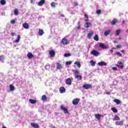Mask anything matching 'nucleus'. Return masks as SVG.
Masks as SVG:
<instances>
[{
	"label": "nucleus",
	"mask_w": 128,
	"mask_h": 128,
	"mask_svg": "<svg viewBox=\"0 0 128 128\" xmlns=\"http://www.w3.org/2000/svg\"><path fill=\"white\" fill-rule=\"evenodd\" d=\"M83 88L86 90H88L89 88H92V85L90 84H86L83 86Z\"/></svg>",
	"instance_id": "7"
},
{
	"label": "nucleus",
	"mask_w": 128,
	"mask_h": 128,
	"mask_svg": "<svg viewBox=\"0 0 128 128\" xmlns=\"http://www.w3.org/2000/svg\"><path fill=\"white\" fill-rule=\"evenodd\" d=\"M22 26L24 28H26V30H28L29 28L28 24L24 23L22 24Z\"/></svg>",
	"instance_id": "11"
},
{
	"label": "nucleus",
	"mask_w": 128,
	"mask_h": 128,
	"mask_svg": "<svg viewBox=\"0 0 128 128\" xmlns=\"http://www.w3.org/2000/svg\"><path fill=\"white\" fill-rule=\"evenodd\" d=\"M74 64H75L76 66H78L79 68H80V62L78 61H76V62H74Z\"/></svg>",
	"instance_id": "16"
},
{
	"label": "nucleus",
	"mask_w": 128,
	"mask_h": 128,
	"mask_svg": "<svg viewBox=\"0 0 128 128\" xmlns=\"http://www.w3.org/2000/svg\"><path fill=\"white\" fill-rule=\"evenodd\" d=\"M49 54H50V56H51V58H52V57L54 56H56V52L53 50H50L49 51Z\"/></svg>",
	"instance_id": "5"
},
{
	"label": "nucleus",
	"mask_w": 128,
	"mask_h": 128,
	"mask_svg": "<svg viewBox=\"0 0 128 128\" xmlns=\"http://www.w3.org/2000/svg\"><path fill=\"white\" fill-rule=\"evenodd\" d=\"M20 35H18V38L17 40H15L14 41V42H20Z\"/></svg>",
	"instance_id": "20"
},
{
	"label": "nucleus",
	"mask_w": 128,
	"mask_h": 128,
	"mask_svg": "<svg viewBox=\"0 0 128 128\" xmlns=\"http://www.w3.org/2000/svg\"><path fill=\"white\" fill-rule=\"evenodd\" d=\"M116 54H117V56H122V54L120 52H116Z\"/></svg>",
	"instance_id": "40"
},
{
	"label": "nucleus",
	"mask_w": 128,
	"mask_h": 128,
	"mask_svg": "<svg viewBox=\"0 0 128 128\" xmlns=\"http://www.w3.org/2000/svg\"><path fill=\"white\" fill-rule=\"evenodd\" d=\"M14 14L16 16H18V9H16L14 12Z\"/></svg>",
	"instance_id": "33"
},
{
	"label": "nucleus",
	"mask_w": 128,
	"mask_h": 128,
	"mask_svg": "<svg viewBox=\"0 0 128 128\" xmlns=\"http://www.w3.org/2000/svg\"><path fill=\"white\" fill-rule=\"evenodd\" d=\"M91 54H92L93 56H100V52L96 50H92L91 52Z\"/></svg>",
	"instance_id": "2"
},
{
	"label": "nucleus",
	"mask_w": 128,
	"mask_h": 128,
	"mask_svg": "<svg viewBox=\"0 0 128 128\" xmlns=\"http://www.w3.org/2000/svg\"><path fill=\"white\" fill-rule=\"evenodd\" d=\"M114 42H116V41H114Z\"/></svg>",
	"instance_id": "58"
},
{
	"label": "nucleus",
	"mask_w": 128,
	"mask_h": 128,
	"mask_svg": "<svg viewBox=\"0 0 128 128\" xmlns=\"http://www.w3.org/2000/svg\"><path fill=\"white\" fill-rule=\"evenodd\" d=\"M116 66H118V68H124V65H116Z\"/></svg>",
	"instance_id": "38"
},
{
	"label": "nucleus",
	"mask_w": 128,
	"mask_h": 128,
	"mask_svg": "<svg viewBox=\"0 0 128 128\" xmlns=\"http://www.w3.org/2000/svg\"><path fill=\"white\" fill-rule=\"evenodd\" d=\"M42 100H43L44 102H46V95H44L42 96Z\"/></svg>",
	"instance_id": "25"
},
{
	"label": "nucleus",
	"mask_w": 128,
	"mask_h": 128,
	"mask_svg": "<svg viewBox=\"0 0 128 128\" xmlns=\"http://www.w3.org/2000/svg\"><path fill=\"white\" fill-rule=\"evenodd\" d=\"M98 65L100 66H106V63L104 62H101L98 63Z\"/></svg>",
	"instance_id": "14"
},
{
	"label": "nucleus",
	"mask_w": 128,
	"mask_h": 128,
	"mask_svg": "<svg viewBox=\"0 0 128 128\" xmlns=\"http://www.w3.org/2000/svg\"><path fill=\"white\" fill-rule=\"evenodd\" d=\"M74 74L76 78H77L78 80H82V76L78 75L80 74V72L78 70H74Z\"/></svg>",
	"instance_id": "1"
},
{
	"label": "nucleus",
	"mask_w": 128,
	"mask_h": 128,
	"mask_svg": "<svg viewBox=\"0 0 128 128\" xmlns=\"http://www.w3.org/2000/svg\"><path fill=\"white\" fill-rule=\"evenodd\" d=\"M43 34H44V30H42L40 29L39 30V34L40 36H42Z\"/></svg>",
	"instance_id": "29"
},
{
	"label": "nucleus",
	"mask_w": 128,
	"mask_h": 128,
	"mask_svg": "<svg viewBox=\"0 0 128 128\" xmlns=\"http://www.w3.org/2000/svg\"><path fill=\"white\" fill-rule=\"evenodd\" d=\"M116 126H122V124H124V121L116 122Z\"/></svg>",
	"instance_id": "10"
},
{
	"label": "nucleus",
	"mask_w": 128,
	"mask_h": 128,
	"mask_svg": "<svg viewBox=\"0 0 128 128\" xmlns=\"http://www.w3.org/2000/svg\"><path fill=\"white\" fill-rule=\"evenodd\" d=\"M112 110L113 111V112H118V110L116 108H112Z\"/></svg>",
	"instance_id": "35"
},
{
	"label": "nucleus",
	"mask_w": 128,
	"mask_h": 128,
	"mask_svg": "<svg viewBox=\"0 0 128 128\" xmlns=\"http://www.w3.org/2000/svg\"><path fill=\"white\" fill-rule=\"evenodd\" d=\"M31 126H33V128H38L40 126H38V124H34V123H32Z\"/></svg>",
	"instance_id": "17"
},
{
	"label": "nucleus",
	"mask_w": 128,
	"mask_h": 128,
	"mask_svg": "<svg viewBox=\"0 0 128 128\" xmlns=\"http://www.w3.org/2000/svg\"><path fill=\"white\" fill-rule=\"evenodd\" d=\"M4 58V57L2 56H1L0 57V60H2V58Z\"/></svg>",
	"instance_id": "51"
},
{
	"label": "nucleus",
	"mask_w": 128,
	"mask_h": 128,
	"mask_svg": "<svg viewBox=\"0 0 128 128\" xmlns=\"http://www.w3.org/2000/svg\"><path fill=\"white\" fill-rule=\"evenodd\" d=\"M51 6H52V8H54V6H56V4H54V2H52L51 4Z\"/></svg>",
	"instance_id": "41"
},
{
	"label": "nucleus",
	"mask_w": 128,
	"mask_h": 128,
	"mask_svg": "<svg viewBox=\"0 0 128 128\" xmlns=\"http://www.w3.org/2000/svg\"><path fill=\"white\" fill-rule=\"evenodd\" d=\"M121 38H119V40H120Z\"/></svg>",
	"instance_id": "57"
},
{
	"label": "nucleus",
	"mask_w": 128,
	"mask_h": 128,
	"mask_svg": "<svg viewBox=\"0 0 128 128\" xmlns=\"http://www.w3.org/2000/svg\"><path fill=\"white\" fill-rule=\"evenodd\" d=\"M78 102H80V99L78 98L74 99L72 101V104H74V106H76Z\"/></svg>",
	"instance_id": "6"
},
{
	"label": "nucleus",
	"mask_w": 128,
	"mask_h": 128,
	"mask_svg": "<svg viewBox=\"0 0 128 128\" xmlns=\"http://www.w3.org/2000/svg\"><path fill=\"white\" fill-rule=\"evenodd\" d=\"M100 12H101L100 10H98L96 11V14H100Z\"/></svg>",
	"instance_id": "43"
},
{
	"label": "nucleus",
	"mask_w": 128,
	"mask_h": 128,
	"mask_svg": "<svg viewBox=\"0 0 128 128\" xmlns=\"http://www.w3.org/2000/svg\"><path fill=\"white\" fill-rule=\"evenodd\" d=\"M75 6H78V4H75Z\"/></svg>",
	"instance_id": "56"
},
{
	"label": "nucleus",
	"mask_w": 128,
	"mask_h": 128,
	"mask_svg": "<svg viewBox=\"0 0 128 128\" xmlns=\"http://www.w3.org/2000/svg\"><path fill=\"white\" fill-rule=\"evenodd\" d=\"M86 22H88V19L86 20Z\"/></svg>",
	"instance_id": "53"
},
{
	"label": "nucleus",
	"mask_w": 128,
	"mask_h": 128,
	"mask_svg": "<svg viewBox=\"0 0 128 128\" xmlns=\"http://www.w3.org/2000/svg\"><path fill=\"white\" fill-rule=\"evenodd\" d=\"M11 34H12V36H14V33L12 32V33H11Z\"/></svg>",
	"instance_id": "49"
},
{
	"label": "nucleus",
	"mask_w": 128,
	"mask_h": 128,
	"mask_svg": "<svg viewBox=\"0 0 128 128\" xmlns=\"http://www.w3.org/2000/svg\"><path fill=\"white\" fill-rule=\"evenodd\" d=\"M44 0H41L38 4V5L40 6H42L44 4Z\"/></svg>",
	"instance_id": "19"
},
{
	"label": "nucleus",
	"mask_w": 128,
	"mask_h": 128,
	"mask_svg": "<svg viewBox=\"0 0 128 128\" xmlns=\"http://www.w3.org/2000/svg\"><path fill=\"white\" fill-rule=\"evenodd\" d=\"M118 64H122V62L120 61H118Z\"/></svg>",
	"instance_id": "47"
},
{
	"label": "nucleus",
	"mask_w": 128,
	"mask_h": 128,
	"mask_svg": "<svg viewBox=\"0 0 128 128\" xmlns=\"http://www.w3.org/2000/svg\"><path fill=\"white\" fill-rule=\"evenodd\" d=\"M114 102L116 103V104H120V101L118 99H114Z\"/></svg>",
	"instance_id": "26"
},
{
	"label": "nucleus",
	"mask_w": 128,
	"mask_h": 128,
	"mask_svg": "<svg viewBox=\"0 0 128 128\" xmlns=\"http://www.w3.org/2000/svg\"><path fill=\"white\" fill-rule=\"evenodd\" d=\"M62 44H64V45L68 44L70 43L68 39H66V38H64L62 39Z\"/></svg>",
	"instance_id": "3"
},
{
	"label": "nucleus",
	"mask_w": 128,
	"mask_h": 128,
	"mask_svg": "<svg viewBox=\"0 0 128 128\" xmlns=\"http://www.w3.org/2000/svg\"><path fill=\"white\" fill-rule=\"evenodd\" d=\"M61 110H64V114H68V109H66L62 106H61Z\"/></svg>",
	"instance_id": "8"
},
{
	"label": "nucleus",
	"mask_w": 128,
	"mask_h": 128,
	"mask_svg": "<svg viewBox=\"0 0 128 128\" xmlns=\"http://www.w3.org/2000/svg\"><path fill=\"white\" fill-rule=\"evenodd\" d=\"M121 52L125 54H126L124 53V50H122Z\"/></svg>",
	"instance_id": "48"
},
{
	"label": "nucleus",
	"mask_w": 128,
	"mask_h": 128,
	"mask_svg": "<svg viewBox=\"0 0 128 128\" xmlns=\"http://www.w3.org/2000/svg\"><path fill=\"white\" fill-rule=\"evenodd\" d=\"M29 102H30V104H36V100H34L32 99H30Z\"/></svg>",
	"instance_id": "28"
},
{
	"label": "nucleus",
	"mask_w": 128,
	"mask_h": 128,
	"mask_svg": "<svg viewBox=\"0 0 128 128\" xmlns=\"http://www.w3.org/2000/svg\"><path fill=\"white\" fill-rule=\"evenodd\" d=\"M84 16H85V18H88V14H85Z\"/></svg>",
	"instance_id": "46"
},
{
	"label": "nucleus",
	"mask_w": 128,
	"mask_h": 128,
	"mask_svg": "<svg viewBox=\"0 0 128 128\" xmlns=\"http://www.w3.org/2000/svg\"><path fill=\"white\" fill-rule=\"evenodd\" d=\"M110 52H114V50H110Z\"/></svg>",
	"instance_id": "55"
},
{
	"label": "nucleus",
	"mask_w": 128,
	"mask_h": 128,
	"mask_svg": "<svg viewBox=\"0 0 128 128\" xmlns=\"http://www.w3.org/2000/svg\"><path fill=\"white\" fill-rule=\"evenodd\" d=\"M90 64H92V66H96V62H94L93 60L90 61Z\"/></svg>",
	"instance_id": "31"
},
{
	"label": "nucleus",
	"mask_w": 128,
	"mask_h": 128,
	"mask_svg": "<svg viewBox=\"0 0 128 128\" xmlns=\"http://www.w3.org/2000/svg\"><path fill=\"white\" fill-rule=\"evenodd\" d=\"M112 70H118V68L116 67H113L112 68Z\"/></svg>",
	"instance_id": "44"
},
{
	"label": "nucleus",
	"mask_w": 128,
	"mask_h": 128,
	"mask_svg": "<svg viewBox=\"0 0 128 128\" xmlns=\"http://www.w3.org/2000/svg\"><path fill=\"white\" fill-rule=\"evenodd\" d=\"M127 126H128V125Z\"/></svg>",
	"instance_id": "59"
},
{
	"label": "nucleus",
	"mask_w": 128,
	"mask_h": 128,
	"mask_svg": "<svg viewBox=\"0 0 128 128\" xmlns=\"http://www.w3.org/2000/svg\"><path fill=\"white\" fill-rule=\"evenodd\" d=\"M99 46L100 48H102V50H104V48H108V46L104 45V43L102 42L99 43Z\"/></svg>",
	"instance_id": "4"
},
{
	"label": "nucleus",
	"mask_w": 128,
	"mask_h": 128,
	"mask_svg": "<svg viewBox=\"0 0 128 128\" xmlns=\"http://www.w3.org/2000/svg\"><path fill=\"white\" fill-rule=\"evenodd\" d=\"M27 56H28V57L29 58H34V56H33L32 54V52H29Z\"/></svg>",
	"instance_id": "21"
},
{
	"label": "nucleus",
	"mask_w": 128,
	"mask_h": 128,
	"mask_svg": "<svg viewBox=\"0 0 128 128\" xmlns=\"http://www.w3.org/2000/svg\"><path fill=\"white\" fill-rule=\"evenodd\" d=\"M10 90L12 92L14 90V86H12V84H10Z\"/></svg>",
	"instance_id": "27"
},
{
	"label": "nucleus",
	"mask_w": 128,
	"mask_h": 128,
	"mask_svg": "<svg viewBox=\"0 0 128 128\" xmlns=\"http://www.w3.org/2000/svg\"><path fill=\"white\" fill-rule=\"evenodd\" d=\"M94 40H96V42H98V34H96L94 38Z\"/></svg>",
	"instance_id": "24"
},
{
	"label": "nucleus",
	"mask_w": 128,
	"mask_h": 128,
	"mask_svg": "<svg viewBox=\"0 0 128 128\" xmlns=\"http://www.w3.org/2000/svg\"><path fill=\"white\" fill-rule=\"evenodd\" d=\"M84 26L86 28H90V26H92V23L87 22L84 25Z\"/></svg>",
	"instance_id": "15"
},
{
	"label": "nucleus",
	"mask_w": 128,
	"mask_h": 128,
	"mask_svg": "<svg viewBox=\"0 0 128 128\" xmlns=\"http://www.w3.org/2000/svg\"><path fill=\"white\" fill-rule=\"evenodd\" d=\"M57 64V70H62V64L60 63H56Z\"/></svg>",
	"instance_id": "18"
},
{
	"label": "nucleus",
	"mask_w": 128,
	"mask_h": 128,
	"mask_svg": "<svg viewBox=\"0 0 128 128\" xmlns=\"http://www.w3.org/2000/svg\"><path fill=\"white\" fill-rule=\"evenodd\" d=\"M116 22H118V20L116 19H114L112 22V24H116Z\"/></svg>",
	"instance_id": "30"
},
{
	"label": "nucleus",
	"mask_w": 128,
	"mask_h": 128,
	"mask_svg": "<svg viewBox=\"0 0 128 128\" xmlns=\"http://www.w3.org/2000/svg\"><path fill=\"white\" fill-rule=\"evenodd\" d=\"M15 23H16V21L14 20H11V24H15Z\"/></svg>",
	"instance_id": "45"
},
{
	"label": "nucleus",
	"mask_w": 128,
	"mask_h": 128,
	"mask_svg": "<svg viewBox=\"0 0 128 128\" xmlns=\"http://www.w3.org/2000/svg\"><path fill=\"white\" fill-rule=\"evenodd\" d=\"M80 26H78V29L80 30Z\"/></svg>",
	"instance_id": "54"
},
{
	"label": "nucleus",
	"mask_w": 128,
	"mask_h": 128,
	"mask_svg": "<svg viewBox=\"0 0 128 128\" xmlns=\"http://www.w3.org/2000/svg\"><path fill=\"white\" fill-rule=\"evenodd\" d=\"M0 2L1 4H2V6L6 4V2L4 0H1Z\"/></svg>",
	"instance_id": "32"
},
{
	"label": "nucleus",
	"mask_w": 128,
	"mask_h": 128,
	"mask_svg": "<svg viewBox=\"0 0 128 128\" xmlns=\"http://www.w3.org/2000/svg\"><path fill=\"white\" fill-rule=\"evenodd\" d=\"M66 84L68 86H70V84H72V80H70V78L66 80Z\"/></svg>",
	"instance_id": "9"
},
{
	"label": "nucleus",
	"mask_w": 128,
	"mask_h": 128,
	"mask_svg": "<svg viewBox=\"0 0 128 128\" xmlns=\"http://www.w3.org/2000/svg\"><path fill=\"white\" fill-rule=\"evenodd\" d=\"M106 94H110V92H106Z\"/></svg>",
	"instance_id": "52"
},
{
	"label": "nucleus",
	"mask_w": 128,
	"mask_h": 128,
	"mask_svg": "<svg viewBox=\"0 0 128 128\" xmlns=\"http://www.w3.org/2000/svg\"><path fill=\"white\" fill-rule=\"evenodd\" d=\"M60 94H64L66 92V88L64 87H61L60 88Z\"/></svg>",
	"instance_id": "13"
},
{
	"label": "nucleus",
	"mask_w": 128,
	"mask_h": 128,
	"mask_svg": "<svg viewBox=\"0 0 128 128\" xmlns=\"http://www.w3.org/2000/svg\"><path fill=\"white\" fill-rule=\"evenodd\" d=\"M70 64H72V61L66 62V66H68Z\"/></svg>",
	"instance_id": "37"
},
{
	"label": "nucleus",
	"mask_w": 128,
	"mask_h": 128,
	"mask_svg": "<svg viewBox=\"0 0 128 128\" xmlns=\"http://www.w3.org/2000/svg\"><path fill=\"white\" fill-rule=\"evenodd\" d=\"M104 36H106L108 34H110V30L106 31L104 33Z\"/></svg>",
	"instance_id": "36"
},
{
	"label": "nucleus",
	"mask_w": 128,
	"mask_h": 128,
	"mask_svg": "<svg viewBox=\"0 0 128 128\" xmlns=\"http://www.w3.org/2000/svg\"><path fill=\"white\" fill-rule=\"evenodd\" d=\"M122 45H117L116 46V48H122Z\"/></svg>",
	"instance_id": "42"
},
{
	"label": "nucleus",
	"mask_w": 128,
	"mask_h": 128,
	"mask_svg": "<svg viewBox=\"0 0 128 128\" xmlns=\"http://www.w3.org/2000/svg\"><path fill=\"white\" fill-rule=\"evenodd\" d=\"M30 2H31L32 4H33V3H34V0H30Z\"/></svg>",
	"instance_id": "50"
},
{
	"label": "nucleus",
	"mask_w": 128,
	"mask_h": 128,
	"mask_svg": "<svg viewBox=\"0 0 128 128\" xmlns=\"http://www.w3.org/2000/svg\"><path fill=\"white\" fill-rule=\"evenodd\" d=\"M72 56L70 54H64V56H65V58H68V56Z\"/></svg>",
	"instance_id": "34"
},
{
	"label": "nucleus",
	"mask_w": 128,
	"mask_h": 128,
	"mask_svg": "<svg viewBox=\"0 0 128 128\" xmlns=\"http://www.w3.org/2000/svg\"><path fill=\"white\" fill-rule=\"evenodd\" d=\"M92 34H94V32L92 30H90L88 35V38H90Z\"/></svg>",
	"instance_id": "12"
},
{
	"label": "nucleus",
	"mask_w": 128,
	"mask_h": 128,
	"mask_svg": "<svg viewBox=\"0 0 128 128\" xmlns=\"http://www.w3.org/2000/svg\"><path fill=\"white\" fill-rule=\"evenodd\" d=\"M100 116H102L100 114H96L95 115V118H97V120H100Z\"/></svg>",
	"instance_id": "22"
},
{
	"label": "nucleus",
	"mask_w": 128,
	"mask_h": 128,
	"mask_svg": "<svg viewBox=\"0 0 128 128\" xmlns=\"http://www.w3.org/2000/svg\"><path fill=\"white\" fill-rule=\"evenodd\" d=\"M120 118L118 115H116L114 117V120H120Z\"/></svg>",
	"instance_id": "23"
},
{
	"label": "nucleus",
	"mask_w": 128,
	"mask_h": 128,
	"mask_svg": "<svg viewBox=\"0 0 128 128\" xmlns=\"http://www.w3.org/2000/svg\"><path fill=\"white\" fill-rule=\"evenodd\" d=\"M120 30H116V36H119L120 35Z\"/></svg>",
	"instance_id": "39"
}]
</instances>
